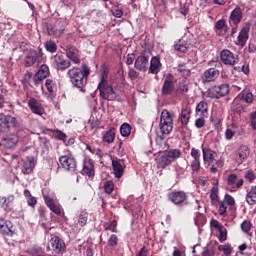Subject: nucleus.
I'll return each mask as SVG.
<instances>
[{"mask_svg":"<svg viewBox=\"0 0 256 256\" xmlns=\"http://www.w3.org/2000/svg\"><path fill=\"white\" fill-rule=\"evenodd\" d=\"M67 75L72 85L80 89L82 93H85V85H87V79L91 75L89 66L82 64L81 68L73 67L68 70Z\"/></svg>","mask_w":256,"mask_h":256,"instance_id":"nucleus-1","label":"nucleus"},{"mask_svg":"<svg viewBox=\"0 0 256 256\" xmlns=\"http://www.w3.org/2000/svg\"><path fill=\"white\" fill-rule=\"evenodd\" d=\"M100 97H119V89L109 84V67L102 65L100 68V82L97 86Z\"/></svg>","mask_w":256,"mask_h":256,"instance_id":"nucleus-2","label":"nucleus"},{"mask_svg":"<svg viewBox=\"0 0 256 256\" xmlns=\"http://www.w3.org/2000/svg\"><path fill=\"white\" fill-rule=\"evenodd\" d=\"M181 158V150L178 148L169 151H159L156 158V165L159 169H165L175 161Z\"/></svg>","mask_w":256,"mask_h":256,"instance_id":"nucleus-3","label":"nucleus"},{"mask_svg":"<svg viewBox=\"0 0 256 256\" xmlns=\"http://www.w3.org/2000/svg\"><path fill=\"white\" fill-rule=\"evenodd\" d=\"M174 113L169 112L167 109L161 112V121L159 122V133L158 135H169L174 129Z\"/></svg>","mask_w":256,"mask_h":256,"instance_id":"nucleus-4","label":"nucleus"},{"mask_svg":"<svg viewBox=\"0 0 256 256\" xmlns=\"http://www.w3.org/2000/svg\"><path fill=\"white\" fill-rule=\"evenodd\" d=\"M59 164L66 172L75 173L77 170V161L72 155L60 156Z\"/></svg>","mask_w":256,"mask_h":256,"instance_id":"nucleus-5","label":"nucleus"},{"mask_svg":"<svg viewBox=\"0 0 256 256\" xmlns=\"http://www.w3.org/2000/svg\"><path fill=\"white\" fill-rule=\"evenodd\" d=\"M43 59V50L38 48L37 50H29L25 58V67H33L35 63H41Z\"/></svg>","mask_w":256,"mask_h":256,"instance_id":"nucleus-6","label":"nucleus"},{"mask_svg":"<svg viewBox=\"0 0 256 256\" xmlns=\"http://www.w3.org/2000/svg\"><path fill=\"white\" fill-rule=\"evenodd\" d=\"M43 199L50 211L60 218H65V211H63L62 205H60L59 202H56L55 199L51 198L50 196H43Z\"/></svg>","mask_w":256,"mask_h":256,"instance_id":"nucleus-7","label":"nucleus"},{"mask_svg":"<svg viewBox=\"0 0 256 256\" xmlns=\"http://www.w3.org/2000/svg\"><path fill=\"white\" fill-rule=\"evenodd\" d=\"M19 143V136L15 133L6 134L1 139V146L3 149L12 150L17 147Z\"/></svg>","mask_w":256,"mask_h":256,"instance_id":"nucleus-8","label":"nucleus"},{"mask_svg":"<svg viewBox=\"0 0 256 256\" xmlns=\"http://www.w3.org/2000/svg\"><path fill=\"white\" fill-rule=\"evenodd\" d=\"M52 64L57 71H65L71 67V61L65 59V56L56 54L52 57Z\"/></svg>","mask_w":256,"mask_h":256,"instance_id":"nucleus-9","label":"nucleus"},{"mask_svg":"<svg viewBox=\"0 0 256 256\" xmlns=\"http://www.w3.org/2000/svg\"><path fill=\"white\" fill-rule=\"evenodd\" d=\"M17 127V118L10 116L0 117V135L7 133L9 129Z\"/></svg>","mask_w":256,"mask_h":256,"instance_id":"nucleus-10","label":"nucleus"},{"mask_svg":"<svg viewBox=\"0 0 256 256\" xmlns=\"http://www.w3.org/2000/svg\"><path fill=\"white\" fill-rule=\"evenodd\" d=\"M244 183L245 181L242 178H237L236 174H230L227 177V190L230 192H236L243 186Z\"/></svg>","mask_w":256,"mask_h":256,"instance_id":"nucleus-11","label":"nucleus"},{"mask_svg":"<svg viewBox=\"0 0 256 256\" xmlns=\"http://www.w3.org/2000/svg\"><path fill=\"white\" fill-rule=\"evenodd\" d=\"M0 232L1 235L5 237H14L15 228L10 220H5L4 218H0Z\"/></svg>","mask_w":256,"mask_h":256,"instance_id":"nucleus-12","label":"nucleus"},{"mask_svg":"<svg viewBox=\"0 0 256 256\" xmlns=\"http://www.w3.org/2000/svg\"><path fill=\"white\" fill-rule=\"evenodd\" d=\"M50 246H52L54 254H63L66 250L65 241L56 235H52V238L50 239Z\"/></svg>","mask_w":256,"mask_h":256,"instance_id":"nucleus-13","label":"nucleus"},{"mask_svg":"<svg viewBox=\"0 0 256 256\" xmlns=\"http://www.w3.org/2000/svg\"><path fill=\"white\" fill-rule=\"evenodd\" d=\"M187 199L186 192L184 191H173L168 193V200L175 206H180L185 203Z\"/></svg>","mask_w":256,"mask_h":256,"instance_id":"nucleus-14","label":"nucleus"},{"mask_svg":"<svg viewBox=\"0 0 256 256\" xmlns=\"http://www.w3.org/2000/svg\"><path fill=\"white\" fill-rule=\"evenodd\" d=\"M175 91V77L168 74L162 86V95H171Z\"/></svg>","mask_w":256,"mask_h":256,"instance_id":"nucleus-15","label":"nucleus"},{"mask_svg":"<svg viewBox=\"0 0 256 256\" xmlns=\"http://www.w3.org/2000/svg\"><path fill=\"white\" fill-rule=\"evenodd\" d=\"M221 61L224 63V65H230L233 67L239 59L237 58V55H234L231 50H223L220 54Z\"/></svg>","mask_w":256,"mask_h":256,"instance_id":"nucleus-16","label":"nucleus"},{"mask_svg":"<svg viewBox=\"0 0 256 256\" xmlns=\"http://www.w3.org/2000/svg\"><path fill=\"white\" fill-rule=\"evenodd\" d=\"M220 72L216 68L207 69L202 75L203 83H213L219 79Z\"/></svg>","mask_w":256,"mask_h":256,"instance_id":"nucleus-17","label":"nucleus"},{"mask_svg":"<svg viewBox=\"0 0 256 256\" xmlns=\"http://www.w3.org/2000/svg\"><path fill=\"white\" fill-rule=\"evenodd\" d=\"M191 119V107L186 106L182 108L179 115L180 127L179 129H184L188 124L189 120Z\"/></svg>","mask_w":256,"mask_h":256,"instance_id":"nucleus-18","label":"nucleus"},{"mask_svg":"<svg viewBox=\"0 0 256 256\" xmlns=\"http://www.w3.org/2000/svg\"><path fill=\"white\" fill-rule=\"evenodd\" d=\"M47 77H49V66L43 64L38 72L34 75L33 81L35 85H39V83H41L43 79H47Z\"/></svg>","mask_w":256,"mask_h":256,"instance_id":"nucleus-19","label":"nucleus"},{"mask_svg":"<svg viewBox=\"0 0 256 256\" xmlns=\"http://www.w3.org/2000/svg\"><path fill=\"white\" fill-rule=\"evenodd\" d=\"M249 31H251V27L249 25H246L241 29L236 45L245 47L247 41H249Z\"/></svg>","mask_w":256,"mask_h":256,"instance_id":"nucleus-20","label":"nucleus"},{"mask_svg":"<svg viewBox=\"0 0 256 256\" xmlns=\"http://www.w3.org/2000/svg\"><path fill=\"white\" fill-rule=\"evenodd\" d=\"M125 165L123 160H112V171H114V176L120 179L124 175Z\"/></svg>","mask_w":256,"mask_h":256,"instance_id":"nucleus-21","label":"nucleus"},{"mask_svg":"<svg viewBox=\"0 0 256 256\" xmlns=\"http://www.w3.org/2000/svg\"><path fill=\"white\" fill-rule=\"evenodd\" d=\"M34 168H35V158H33V156L26 157V160L23 161V165H22L23 175H31Z\"/></svg>","mask_w":256,"mask_h":256,"instance_id":"nucleus-22","label":"nucleus"},{"mask_svg":"<svg viewBox=\"0 0 256 256\" xmlns=\"http://www.w3.org/2000/svg\"><path fill=\"white\" fill-rule=\"evenodd\" d=\"M229 21L230 23H233V25H239V23L243 21V9H241L239 6H236L230 14Z\"/></svg>","mask_w":256,"mask_h":256,"instance_id":"nucleus-23","label":"nucleus"},{"mask_svg":"<svg viewBox=\"0 0 256 256\" xmlns=\"http://www.w3.org/2000/svg\"><path fill=\"white\" fill-rule=\"evenodd\" d=\"M83 175H87L90 179L94 177V163L90 158H84L83 160Z\"/></svg>","mask_w":256,"mask_h":256,"instance_id":"nucleus-24","label":"nucleus"},{"mask_svg":"<svg viewBox=\"0 0 256 256\" xmlns=\"http://www.w3.org/2000/svg\"><path fill=\"white\" fill-rule=\"evenodd\" d=\"M66 57L72 61L75 65H79L81 63V59H79V50L73 46H68L66 49Z\"/></svg>","mask_w":256,"mask_h":256,"instance_id":"nucleus-25","label":"nucleus"},{"mask_svg":"<svg viewBox=\"0 0 256 256\" xmlns=\"http://www.w3.org/2000/svg\"><path fill=\"white\" fill-rule=\"evenodd\" d=\"M135 68L138 70V71H147V67L149 65V56H143V55H140L137 57V59L135 60Z\"/></svg>","mask_w":256,"mask_h":256,"instance_id":"nucleus-26","label":"nucleus"},{"mask_svg":"<svg viewBox=\"0 0 256 256\" xmlns=\"http://www.w3.org/2000/svg\"><path fill=\"white\" fill-rule=\"evenodd\" d=\"M28 105H29L30 111H32L33 114L43 115L44 109L42 108V105L41 103L38 102V100H36L35 98H32L29 100Z\"/></svg>","mask_w":256,"mask_h":256,"instance_id":"nucleus-27","label":"nucleus"},{"mask_svg":"<svg viewBox=\"0 0 256 256\" xmlns=\"http://www.w3.org/2000/svg\"><path fill=\"white\" fill-rule=\"evenodd\" d=\"M203 153V161L207 165H212L216 163L217 160H215L214 152L209 148H202Z\"/></svg>","mask_w":256,"mask_h":256,"instance_id":"nucleus-28","label":"nucleus"},{"mask_svg":"<svg viewBox=\"0 0 256 256\" xmlns=\"http://www.w3.org/2000/svg\"><path fill=\"white\" fill-rule=\"evenodd\" d=\"M159 71H161V60L159 57H152L150 61L149 73H152V75H157Z\"/></svg>","mask_w":256,"mask_h":256,"instance_id":"nucleus-29","label":"nucleus"},{"mask_svg":"<svg viewBox=\"0 0 256 256\" xmlns=\"http://www.w3.org/2000/svg\"><path fill=\"white\" fill-rule=\"evenodd\" d=\"M250 150L246 145L240 146L238 148V164H242L246 161L247 157H249Z\"/></svg>","mask_w":256,"mask_h":256,"instance_id":"nucleus-30","label":"nucleus"},{"mask_svg":"<svg viewBox=\"0 0 256 256\" xmlns=\"http://www.w3.org/2000/svg\"><path fill=\"white\" fill-rule=\"evenodd\" d=\"M116 128L111 127L108 131L103 134L104 143L111 144L116 139Z\"/></svg>","mask_w":256,"mask_h":256,"instance_id":"nucleus-31","label":"nucleus"},{"mask_svg":"<svg viewBox=\"0 0 256 256\" xmlns=\"http://www.w3.org/2000/svg\"><path fill=\"white\" fill-rule=\"evenodd\" d=\"M23 196L25 197L29 207L35 208V206L38 204V199H36L35 196H32L31 191L27 189L23 190Z\"/></svg>","mask_w":256,"mask_h":256,"instance_id":"nucleus-32","label":"nucleus"},{"mask_svg":"<svg viewBox=\"0 0 256 256\" xmlns=\"http://www.w3.org/2000/svg\"><path fill=\"white\" fill-rule=\"evenodd\" d=\"M15 196L14 195H9L6 197H2V203L0 204L1 208L3 211H11V203H14Z\"/></svg>","mask_w":256,"mask_h":256,"instance_id":"nucleus-33","label":"nucleus"},{"mask_svg":"<svg viewBox=\"0 0 256 256\" xmlns=\"http://www.w3.org/2000/svg\"><path fill=\"white\" fill-rule=\"evenodd\" d=\"M212 93H216L220 97H225V95H229V86L227 84L215 86L212 88Z\"/></svg>","mask_w":256,"mask_h":256,"instance_id":"nucleus-34","label":"nucleus"},{"mask_svg":"<svg viewBox=\"0 0 256 256\" xmlns=\"http://www.w3.org/2000/svg\"><path fill=\"white\" fill-rule=\"evenodd\" d=\"M196 113H200V117H208V103L205 101H200L198 106H196Z\"/></svg>","mask_w":256,"mask_h":256,"instance_id":"nucleus-35","label":"nucleus"},{"mask_svg":"<svg viewBox=\"0 0 256 256\" xmlns=\"http://www.w3.org/2000/svg\"><path fill=\"white\" fill-rule=\"evenodd\" d=\"M246 202L250 206H253L256 204V186L251 187L250 191L247 192Z\"/></svg>","mask_w":256,"mask_h":256,"instance_id":"nucleus-36","label":"nucleus"},{"mask_svg":"<svg viewBox=\"0 0 256 256\" xmlns=\"http://www.w3.org/2000/svg\"><path fill=\"white\" fill-rule=\"evenodd\" d=\"M174 48L176 51H179L180 53H187V51H189V44L185 42V40H178L174 44Z\"/></svg>","mask_w":256,"mask_h":256,"instance_id":"nucleus-37","label":"nucleus"},{"mask_svg":"<svg viewBox=\"0 0 256 256\" xmlns=\"http://www.w3.org/2000/svg\"><path fill=\"white\" fill-rule=\"evenodd\" d=\"M89 219V213L87 211H81L77 217V225L83 228L87 225V221Z\"/></svg>","mask_w":256,"mask_h":256,"instance_id":"nucleus-38","label":"nucleus"},{"mask_svg":"<svg viewBox=\"0 0 256 256\" xmlns=\"http://www.w3.org/2000/svg\"><path fill=\"white\" fill-rule=\"evenodd\" d=\"M103 228H104L105 231H110L111 233H118L117 220H112L110 222H105L103 224Z\"/></svg>","mask_w":256,"mask_h":256,"instance_id":"nucleus-39","label":"nucleus"},{"mask_svg":"<svg viewBox=\"0 0 256 256\" xmlns=\"http://www.w3.org/2000/svg\"><path fill=\"white\" fill-rule=\"evenodd\" d=\"M45 87L48 93H51V95H53L54 93H57V84H55L53 80L47 79L45 82Z\"/></svg>","mask_w":256,"mask_h":256,"instance_id":"nucleus-40","label":"nucleus"},{"mask_svg":"<svg viewBox=\"0 0 256 256\" xmlns=\"http://www.w3.org/2000/svg\"><path fill=\"white\" fill-rule=\"evenodd\" d=\"M210 200L213 204L220 203L219 202V188L217 186H213L210 191Z\"/></svg>","mask_w":256,"mask_h":256,"instance_id":"nucleus-41","label":"nucleus"},{"mask_svg":"<svg viewBox=\"0 0 256 256\" xmlns=\"http://www.w3.org/2000/svg\"><path fill=\"white\" fill-rule=\"evenodd\" d=\"M120 134L122 137H129L131 135V126L128 123H124L120 127Z\"/></svg>","mask_w":256,"mask_h":256,"instance_id":"nucleus-42","label":"nucleus"},{"mask_svg":"<svg viewBox=\"0 0 256 256\" xmlns=\"http://www.w3.org/2000/svg\"><path fill=\"white\" fill-rule=\"evenodd\" d=\"M177 71L181 73L182 77H191V70L185 64H179Z\"/></svg>","mask_w":256,"mask_h":256,"instance_id":"nucleus-43","label":"nucleus"},{"mask_svg":"<svg viewBox=\"0 0 256 256\" xmlns=\"http://www.w3.org/2000/svg\"><path fill=\"white\" fill-rule=\"evenodd\" d=\"M155 142L159 149H165L167 146V143L165 142V135L157 134Z\"/></svg>","mask_w":256,"mask_h":256,"instance_id":"nucleus-44","label":"nucleus"},{"mask_svg":"<svg viewBox=\"0 0 256 256\" xmlns=\"http://www.w3.org/2000/svg\"><path fill=\"white\" fill-rule=\"evenodd\" d=\"M63 31H65V27H62L60 29L52 27L48 29L49 35H51L52 37H55L56 39L59 38L61 35H63Z\"/></svg>","mask_w":256,"mask_h":256,"instance_id":"nucleus-45","label":"nucleus"},{"mask_svg":"<svg viewBox=\"0 0 256 256\" xmlns=\"http://www.w3.org/2000/svg\"><path fill=\"white\" fill-rule=\"evenodd\" d=\"M44 47L46 51H49V53H55L57 51V43L52 40L46 41L44 43Z\"/></svg>","mask_w":256,"mask_h":256,"instance_id":"nucleus-46","label":"nucleus"},{"mask_svg":"<svg viewBox=\"0 0 256 256\" xmlns=\"http://www.w3.org/2000/svg\"><path fill=\"white\" fill-rule=\"evenodd\" d=\"M217 249L219 250V252H223V254L226 256H229L233 252V248L229 244L219 245Z\"/></svg>","mask_w":256,"mask_h":256,"instance_id":"nucleus-47","label":"nucleus"},{"mask_svg":"<svg viewBox=\"0 0 256 256\" xmlns=\"http://www.w3.org/2000/svg\"><path fill=\"white\" fill-rule=\"evenodd\" d=\"M189 91V86L185 82H180L178 88L176 89L177 95H183Z\"/></svg>","mask_w":256,"mask_h":256,"instance_id":"nucleus-48","label":"nucleus"},{"mask_svg":"<svg viewBox=\"0 0 256 256\" xmlns=\"http://www.w3.org/2000/svg\"><path fill=\"white\" fill-rule=\"evenodd\" d=\"M114 191V183L111 180H107L104 183V192L105 194H111Z\"/></svg>","mask_w":256,"mask_h":256,"instance_id":"nucleus-49","label":"nucleus"},{"mask_svg":"<svg viewBox=\"0 0 256 256\" xmlns=\"http://www.w3.org/2000/svg\"><path fill=\"white\" fill-rule=\"evenodd\" d=\"M190 169H192L193 173H198L201 170V160H192Z\"/></svg>","mask_w":256,"mask_h":256,"instance_id":"nucleus-50","label":"nucleus"},{"mask_svg":"<svg viewBox=\"0 0 256 256\" xmlns=\"http://www.w3.org/2000/svg\"><path fill=\"white\" fill-rule=\"evenodd\" d=\"M53 134H54V138H56L57 140L66 142L67 135L64 132L56 129V130H53Z\"/></svg>","mask_w":256,"mask_h":256,"instance_id":"nucleus-51","label":"nucleus"},{"mask_svg":"<svg viewBox=\"0 0 256 256\" xmlns=\"http://www.w3.org/2000/svg\"><path fill=\"white\" fill-rule=\"evenodd\" d=\"M30 254H32V256H43L45 252L43 251L42 247L35 246L30 248Z\"/></svg>","mask_w":256,"mask_h":256,"instance_id":"nucleus-52","label":"nucleus"},{"mask_svg":"<svg viewBox=\"0 0 256 256\" xmlns=\"http://www.w3.org/2000/svg\"><path fill=\"white\" fill-rule=\"evenodd\" d=\"M190 156L193 158V161H200L201 160V151L196 148H192L190 150Z\"/></svg>","mask_w":256,"mask_h":256,"instance_id":"nucleus-53","label":"nucleus"},{"mask_svg":"<svg viewBox=\"0 0 256 256\" xmlns=\"http://www.w3.org/2000/svg\"><path fill=\"white\" fill-rule=\"evenodd\" d=\"M210 173L216 174L218 173V168L222 167L223 164L220 160H217L216 162L210 164Z\"/></svg>","mask_w":256,"mask_h":256,"instance_id":"nucleus-54","label":"nucleus"},{"mask_svg":"<svg viewBox=\"0 0 256 256\" xmlns=\"http://www.w3.org/2000/svg\"><path fill=\"white\" fill-rule=\"evenodd\" d=\"M117 245H118V237L117 235L112 234L108 239V246L114 248V247H117Z\"/></svg>","mask_w":256,"mask_h":256,"instance_id":"nucleus-55","label":"nucleus"},{"mask_svg":"<svg viewBox=\"0 0 256 256\" xmlns=\"http://www.w3.org/2000/svg\"><path fill=\"white\" fill-rule=\"evenodd\" d=\"M244 178L250 182L253 183L254 180L256 179V175H254V172L252 170H247L246 174H244Z\"/></svg>","mask_w":256,"mask_h":256,"instance_id":"nucleus-56","label":"nucleus"},{"mask_svg":"<svg viewBox=\"0 0 256 256\" xmlns=\"http://www.w3.org/2000/svg\"><path fill=\"white\" fill-rule=\"evenodd\" d=\"M205 118H208V117L200 116V118L195 120V127L197 129H202L203 127H205Z\"/></svg>","mask_w":256,"mask_h":256,"instance_id":"nucleus-57","label":"nucleus"},{"mask_svg":"<svg viewBox=\"0 0 256 256\" xmlns=\"http://www.w3.org/2000/svg\"><path fill=\"white\" fill-rule=\"evenodd\" d=\"M235 135H236V132L233 131V130L230 129V128H227V129H226V132H224V137H225V139H226L227 141L232 140L233 137H235Z\"/></svg>","mask_w":256,"mask_h":256,"instance_id":"nucleus-58","label":"nucleus"},{"mask_svg":"<svg viewBox=\"0 0 256 256\" xmlns=\"http://www.w3.org/2000/svg\"><path fill=\"white\" fill-rule=\"evenodd\" d=\"M219 215L227 216V206L225 202H219Z\"/></svg>","mask_w":256,"mask_h":256,"instance_id":"nucleus-59","label":"nucleus"},{"mask_svg":"<svg viewBox=\"0 0 256 256\" xmlns=\"http://www.w3.org/2000/svg\"><path fill=\"white\" fill-rule=\"evenodd\" d=\"M210 227L217 229V230H225V227L220 225L218 220L212 219L210 220Z\"/></svg>","mask_w":256,"mask_h":256,"instance_id":"nucleus-60","label":"nucleus"},{"mask_svg":"<svg viewBox=\"0 0 256 256\" xmlns=\"http://www.w3.org/2000/svg\"><path fill=\"white\" fill-rule=\"evenodd\" d=\"M252 229V223L249 221H244L241 223V230H243L244 233H249V231Z\"/></svg>","mask_w":256,"mask_h":256,"instance_id":"nucleus-61","label":"nucleus"},{"mask_svg":"<svg viewBox=\"0 0 256 256\" xmlns=\"http://www.w3.org/2000/svg\"><path fill=\"white\" fill-rule=\"evenodd\" d=\"M218 240H219L220 243H223L227 240V230L226 229H220L219 230Z\"/></svg>","mask_w":256,"mask_h":256,"instance_id":"nucleus-62","label":"nucleus"},{"mask_svg":"<svg viewBox=\"0 0 256 256\" xmlns=\"http://www.w3.org/2000/svg\"><path fill=\"white\" fill-rule=\"evenodd\" d=\"M224 203L227 204V206H233L235 205V198H233V196H231L230 194H226L224 196Z\"/></svg>","mask_w":256,"mask_h":256,"instance_id":"nucleus-63","label":"nucleus"},{"mask_svg":"<svg viewBox=\"0 0 256 256\" xmlns=\"http://www.w3.org/2000/svg\"><path fill=\"white\" fill-rule=\"evenodd\" d=\"M223 27H225V21L223 19L218 20L215 24V29H217L218 31H221Z\"/></svg>","mask_w":256,"mask_h":256,"instance_id":"nucleus-64","label":"nucleus"}]
</instances>
